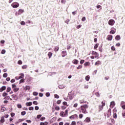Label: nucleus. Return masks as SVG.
Instances as JSON below:
<instances>
[{
    "label": "nucleus",
    "instance_id": "nucleus-47",
    "mask_svg": "<svg viewBox=\"0 0 125 125\" xmlns=\"http://www.w3.org/2000/svg\"><path fill=\"white\" fill-rule=\"evenodd\" d=\"M109 33H110V34H112L113 35H114V34H115V33H116V32L114 30H111Z\"/></svg>",
    "mask_w": 125,
    "mask_h": 125
},
{
    "label": "nucleus",
    "instance_id": "nucleus-60",
    "mask_svg": "<svg viewBox=\"0 0 125 125\" xmlns=\"http://www.w3.org/2000/svg\"><path fill=\"white\" fill-rule=\"evenodd\" d=\"M113 118H114V119L117 118V113H113Z\"/></svg>",
    "mask_w": 125,
    "mask_h": 125
},
{
    "label": "nucleus",
    "instance_id": "nucleus-20",
    "mask_svg": "<svg viewBox=\"0 0 125 125\" xmlns=\"http://www.w3.org/2000/svg\"><path fill=\"white\" fill-rule=\"evenodd\" d=\"M84 121L86 123H89V122H90V118L87 117Z\"/></svg>",
    "mask_w": 125,
    "mask_h": 125
},
{
    "label": "nucleus",
    "instance_id": "nucleus-13",
    "mask_svg": "<svg viewBox=\"0 0 125 125\" xmlns=\"http://www.w3.org/2000/svg\"><path fill=\"white\" fill-rule=\"evenodd\" d=\"M67 55V51H63L62 52V57H65Z\"/></svg>",
    "mask_w": 125,
    "mask_h": 125
},
{
    "label": "nucleus",
    "instance_id": "nucleus-42",
    "mask_svg": "<svg viewBox=\"0 0 125 125\" xmlns=\"http://www.w3.org/2000/svg\"><path fill=\"white\" fill-rule=\"evenodd\" d=\"M62 104H63V105H64V106H67V107H68V105L67 104V102H63V103H62Z\"/></svg>",
    "mask_w": 125,
    "mask_h": 125
},
{
    "label": "nucleus",
    "instance_id": "nucleus-8",
    "mask_svg": "<svg viewBox=\"0 0 125 125\" xmlns=\"http://www.w3.org/2000/svg\"><path fill=\"white\" fill-rule=\"evenodd\" d=\"M92 55H94L95 58H97L99 56V54H98V53L95 51H92Z\"/></svg>",
    "mask_w": 125,
    "mask_h": 125
},
{
    "label": "nucleus",
    "instance_id": "nucleus-16",
    "mask_svg": "<svg viewBox=\"0 0 125 125\" xmlns=\"http://www.w3.org/2000/svg\"><path fill=\"white\" fill-rule=\"evenodd\" d=\"M115 40L116 41H120V40H121V36L120 35H117L116 37H115Z\"/></svg>",
    "mask_w": 125,
    "mask_h": 125
},
{
    "label": "nucleus",
    "instance_id": "nucleus-36",
    "mask_svg": "<svg viewBox=\"0 0 125 125\" xmlns=\"http://www.w3.org/2000/svg\"><path fill=\"white\" fill-rule=\"evenodd\" d=\"M28 109L29 110V111H34V107L33 106L29 107Z\"/></svg>",
    "mask_w": 125,
    "mask_h": 125
},
{
    "label": "nucleus",
    "instance_id": "nucleus-64",
    "mask_svg": "<svg viewBox=\"0 0 125 125\" xmlns=\"http://www.w3.org/2000/svg\"><path fill=\"white\" fill-rule=\"evenodd\" d=\"M122 115L123 118H125V110L124 111V113H122Z\"/></svg>",
    "mask_w": 125,
    "mask_h": 125
},
{
    "label": "nucleus",
    "instance_id": "nucleus-38",
    "mask_svg": "<svg viewBox=\"0 0 125 125\" xmlns=\"http://www.w3.org/2000/svg\"><path fill=\"white\" fill-rule=\"evenodd\" d=\"M77 125H83V122L82 121H78L77 122Z\"/></svg>",
    "mask_w": 125,
    "mask_h": 125
},
{
    "label": "nucleus",
    "instance_id": "nucleus-44",
    "mask_svg": "<svg viewBox=\"0 0 125 125\" xmlns=\"http://www.w3.org/2000/svg\"><path fill=\"white\" fill-rule=\"evenodd\" d=\"M7 93H6V92H4L3 94H2V96L3 97H5V96H6L7 95Z\"/></svg>",
    "mask_w": 125,
    "mask_h": 125
},
{
    "label": "nucleus",
    "instance_id": "nucleus-31",
    "mask_svg": "<svg viewBox=\"0 0 125 125\" xmlns=\"http://www.w3.org/2000/svg\"><path fill=\"white\" fill-rule=\"evenodd\" d=\"M10 99V97H9V96H7L5 98H4V99H5V100H9Z\"/></svg>",
    "mask_w": 125,
    "mask_h": 125
},
{
    "label": "nucleus",
    "instance_id": "nucleus-46",
    "mask_svg": "<svg viewBox=\"0 0 125 125\" xmlns=\"http://www.w3.org/2000/svg\"><path fill=\"white\" fill-rule=\"evenodd\" d=\"M3 78H7V73H4L3 75Z\"/></svg>",
    "mask_w": 125,
    "mask_h": 125
},
{
    "label": "nucleus",
    "instance_id": "nucleus-18",
    "mask_svg": "<svg viewBox=\"0 0 125 125\" xmlns=\"http://www.w3.org/2000/svg\"><path fill=\"white\" fill-rule=\"evenodd\" d=\"M33 105V104L32 103V102H29L28 103H26V106H32Z\"/></svg>",
    "mask_w": 125,
    "mask_h": 125
},
{
    "label": "nucleus",
    "instance_id": "nucleus-50",
    "mask_svg": "<svg viewBox=\"0 0 125 125\" xmlns=\"http://www.w3.org/2000/svg\"><path fill=\"white\" fill-rule=\"evenodd\" d=\"M113 113H117V108L116 107H115L114 108V109L113 110Z\"/></svg>",
    "mask_w": 125,
    "mask_h": 125
},
{
    "label": "nucleus",
    "instance_id": "nucleus-43",
    "mask_svg": "<svg viewBox=\"0 0 125 125\" xmlns=\"http://www.w3.org/2000/svg\"><path fill=\"white\" fill-rule=\"evenodd\" d=\"M5 52H6L5 50L3 49L1 51V54H4L5 53Z\"/></svg>",
    "mask_w": 125,
    "mask_h": 125
},
{
    "label": "nucleus",
    "instance_id": "nucleus-22",
    "mask_svg": "<svg viewBox=\"0 0 125 125\" xmlns=\"http://www.w3.org/2000/svg\"><path fill=\"white\" fill-rule=\"evenodd\" d=\"M85 79L87 82H88L90 79V76H89V75L86 76Z\"/></svg>",
    "mask_w": 125,
    "mask_h": 125
},
{
    "label": "nucleus",
    "instance_id": "nucleus-4",
    "mask_svg": "<svg viewBox=\"0 0 125 125\" xmlns=\"http://www.w3.org/2000/svg\"><path fill=\"white\" fill-rule=\"evenodd\" d=\"M74 94H75V92L73 91L68 93V98L70 100H72L74 98Z\"/></svg>",
    "mask_w": 125,
    "mask_h": 125
},
{
    "label": "nucleus",
    "instance_id": "nucleus-10",
    "mask_svg": "<svg viewBox=\"0 0 125 125\" xmlns=\"http://www.w3.org/2000/svg\"><path fill=\"white\" fill-rule=\"evenodd\" d=\"M115 105H116V104L115 103V102L114 101L111 102L110 104V108H111L112 109H113V108L115 107Z\"/></svg>",
    "mask_w": 125,
    "mask_h": 125
},
{
    "label": "nucleus",
    "instance_id": "nucleus-26",
    "mask_svg": "<svg viewBox=\"0 0 125 125\" xmlns=\"http://www.w3.org/2000/svg\"><path fill=\"white\" fill-rule=\"evenodd\" d=\"M31 87H30V86H26L25 87H24V89L25 90H29V89H30Z\"/></svg>",
    "mask_w": 125,
    "mask_h": 125
},
{
    "label": "nucleus",
    "instance_id": "nucleus-32",
    "mask_svg": "<svg viewBox=\"0 0 125 125\" xmlns=\"http://www.w3.org/2000/svg\"><path fill=\"white\" fill-rule=\"evenodd\" d=\"M58 50H59V47H56L54 49V51H55V52H57V51H58Z\"/></svg>",
    "mask_w": 125,
    "mask_h": 125
},
{
    "label": "nucleus",
    "instance_id": "nucleus-21",
    "mask_svg": "<svg viewBox=\"0 0 125 125\" xmlns=\"http://www.w3.org/2000/svg\"><path fill=\"white\" fill-rule=\"evenodd\" d=\"M52 53L51 52H49L48 53V56L49 57V59H50V58H51V57L52 56Z\"/></svg>",
    "mask_w": 125,
    "mask_h": 125
},
{
    "label": "nucleus",
    "instance_id": "nucleus-6",
    "mask_svg": "<svg viewBox=\"0 0 125 125\" xmlns=\"http://www.w3.org/2000/svg\"><path fill=\"white\" fill-rule=\"evenodd\" d=\"M69 119H70V120L78 119V115L74 114V115H71V116L69 117Z\"/></svg>",
    "mask_w": 125,
    "mask_h": 125
},
{
    "label": "nucleus",
    "instance_id": "nucleus-48",
    "mask_svg": "<svg viewBox=\"0 0 125 125\" xmlns=\"http://www.w3.org/2000/svg\"><path fill=\"white\" fill-rule=\"evenodd\" d=\"M83 68V65H79L78 67H77V70H80V69H82Z\"/></svg>",
    "mask_w": 125,
    "mask_h": 125
},
{
    "label": "nucleus",
    "instance_id": "nucleus-39",
    "mask_svg": "<svg viewBox=\"0 0 125 125\" xmlns=\"http://www.w3.org/2000/svg\"><path fill=\"white\" fill-rule=\"evenodd\" d=\"M16 86H16V84H15V83H13L12 85V88H13V89L16 88Z\"/></svg>",
    "mask_w": 125,
    "mask_h": 125
},
{
    "label": "nucleus",
    "instance_id": "nucleus-62",
    "mask_svg": "<svg viewBox=\"0 0 125 125\" xmlns=\"http://www.w3.org/2000/svg\"><path fill=\"white\" fill-rule=\"evenodd\" d=\"M25 21H21V25H25Z\"/></svg>",
    "mask_w": 125,
    "mask_h": 125
},
{
    "label": "nucleus",
    "instance_id": "nucleus-11",
    "mask_svg": "<svg viewBox=\"0 0 125 125\" xmlns=\"http://www.w3.org/2000/svg\"><path fill=\"white\" fill-rule=\"evenodd\" d=\"M111 113H112V110L111 109V108H109V109L107 111V118H109V117L111 116Z\"/></svg>",
    "mask_w": 125,
    "mask_h": 125
},
{
    "label": "nucleus",
    "instance_id": "nucleus-15",
    "mask_svg": "<svg viewBox=\"0 0 125 125\" xmlns=\"http://www.w3.org/2000/svg\"><path fill=\"white\" fill-rule=\"evenodd\" d=\"M23 12H24V10L22 9H20L19 10L18 15H20V14H21V13H23Z\"/></svg>",
    "mask_w": 125,
    "mask_h": 125
},
{
    "label": "nucleus",
    "instance_id": "nucleus-27",
    "mask_svg": "<svg viewBox=\"0 0 125 125\" xmlns=\"http://www.w3.org/2000/svg\"><path fill=\"white\" fill-rule=\"evenodd\" d=\"M18 90H19V88L16 87L13 89V91H14V92H17Z\"/></svg>",
    "mask_w": 125,
    "mask_h": 125
},
{
    "label": "nucleus",
    "instance_id": "nucleus-61",
    "mask_svg": "<svg viewBox=\"0 0 125 125\" xmlns=\"http://www.w3.org/2000/svg\"><path fill=\"white\" fill-rule=\"evenodd\" d=\"M76 28L77 29H80V28H82V25H77Z\"/></svg>",
    "mask_w": 125,
    "mask_h": 125
},
{
    "label": "nucleus",
    "instance_id": "nucleus-9",
    "mask_svg": "<svg viewBox=\"0 0 125 125\" xmlns=\"http://www.w3.org/2000/svg\"><path fill=\"white\" fill-rule=\"evenodd\" d=\"M107 41H111L113 40V36L112 35H108L106 37Z\"/></svg>",
    "mask_w": 125,
    "mask_h": 125
},
{
    "label": "nucleus",
    "instance_id": "nucleus-59",
    "mask_svg": "<svg viewBox=\"0 0 125 125\" xmlns=\"http://www.w3.org/2000/svg\"><path fill=\"white\" fill-rule=\"evenodd\" d=\"M73 107H74V108H77V107H78V103L75 104H74V105H73Z\"/></svg>",
    "mask_w": 125,
    "mask_h": 125
},
{
    "label": "nucleus",
    "instance_id": "nucleus-41",
    "mask_svg": "<svg viewBox=\"0 0 125 125\" xmlns=\"http://www.w3.org/2000/svg\"><path fill=\"white\" fill-rule=\"evenodd\" d=\"M17 107L19 108V109H21V108H22V105L20 104H18Z\"/></svg>",
    "mask_w": 125,
    "mask_h": 125
},
{
    "label": "nucleus",
    "instance_id": "nucleus-24",
    "mask_svg": "<svg viewBox=\"0 0 125 125\" xmlns=\"http://www.w3.org/2000/svg\"><path fill=\"white\" fill-rule=\"evenodd\" d=\"M100 64H101V62H100V61H98L95 63V65L96 66L97 65H100Z\"/></svg>",
    "mask_w": 125,
    "mask_h": 125
},
{
    "label": "nucleus",
    "instance_id": "nucleus-35",
    "mask_svg": "<svg viewBox=\"0 0 125 125\" xmlns=\"http://www.w3.org/2000/svg\"><path fill=\"white\" fill-rule=\"evenodd\" d=\"M22 63H23V62H22V61H21V60H19L18 62V64H19V65H22Z\"/></svg>",
    "mask_w": 125,
    "mask_h": 125
},
{
    "label": "nucleus",
    "instance_id": "nucleus-34",
    "mask_svg": "<svg viewBox=\"0 0 125 125\" xmlns=\"http://www.w3.org/2000/svg\"><path fill=\"white\" fill-rule=\"evenodd\" d=\"M89 64H90V63H89V62H85L84 63V66H89Z\"/></svg>",
    "mask_w": 125,
    "mask_h": 125
},
{
    "label": "nucleus",
    "instance_id": "nucleus-1",
    "mask_svg": "<svg viewBox=\"0 0 125 125\" xmlns=\"http://www.w3.org/2000/svg\"><path fill=\"white\" fill-rule=\"evenodd\" d=\"M86 109H88V105L83 104L80 106V112H82L83 114H87V111Z\"/></svg>",
    "mask_w": 125,
    "mask_h": 125
},
{
    "label": "nucleus",
    "instance_id": "nucleus-55",
    "mask_svg": "<svg viewBox=\"0 0 125 125\" xmlns=\"http://www.w3.org/2000/svg\"><path fill=\"white\" fill-rule=\"evenodd\" d=\"M1 110L2 112H4L6 110V108H5V107H2Z\"/></svg>",
    "mask_w": 125,
    "mask_h": 125
},
{
    "label": "nucleus",
    "instance_id": "nucleus-45",
    "mask_svg": "<svg viewBox=\"0 0 125 125\" xmlns=\"http://www.w3.org/2000/svg\"><path fill=\"white\" fill-rule=\"evenodd\" d=\"M85 20H86V19L85 18V17H84L82 18V21H83V22H84V21H85Z\"/></svg>",
    "mask_w": 125,
    "mask_h": 125
},
{
    "label": "nucleus",
    "instance_id": "nucleus-33",
    "mask_svg": "<svg viewBox=\"0 0 125 125\" xmlns=\"http://www.w3.org/2000/svg\"><path fill=\"white\" fill-rule=\"evenodd\" d=\"M55 109L56 110V111H59V110H60V107H59V106H57L55 107Z\"/></svg>",
    "mask_w": 125,
    "mask_h": 125
},
{
    "label": "nucleus",
    "instance_id": "nucleus-40",
    "mask_svg": "<svg viewBox=\"0 0 125 125\" xmlns=\"http://www.w3.org/2000/svg\"><path fill=\"white\" fill-rule=\"evenodd\" d=\"M21 116H25L26 115V111H22L21 112Z\"/></svg>",
    "mask_w": 125,
    "mask_h": 125
},
{
    "label": "nucleus",
    "instance_id": "nucleus-5",
    "mask_svg": "<svg viewBox=\"0 0 125 125\" xmlns=\"http://www.w3.org/2000/svg\"><path fill=\"white\" fill-rule=\"evenodd\" d=\"M11 6L13 8H17V7H19V4L18 2H15L11 4Z\"/></svg>",
    "mask_w": 125,
    "mask_h": 125
},
{
    "label": "nucleus",
    "instance_id": "nucleus-57",
    "mask_svg": "<svg viewBox=\"0 0 125 125\" xmlns=\"http://www.w3.org/2000/svg\"><path fill=\"white\" fill-rule=\"evenodd\" d=\"M83 63H84V60H82L81 61H80V64H83Z\"/></svg>",
    "mask_w": 125,
    "mask_h": 125
},
{
    "label": "nucleus",
    "instance_id": "nucleus-54",
    "mask_svg": "<svg viewBox=\"0 0 125 125\" xmlns=\"http://www.w3.org/2000/svg\"><path fill=\"white\" fill-rule=\"evenodd\" d=\"M54 97H55V98H57V99H58V98H59V96L57 94H55Z\"/></svg>",
    "mask_w": 125,
    "mask_h": 125
},
{
    "label": "nucleus",
    "instance_id": "nucleus-28",
    "mask_svg": "<svg viewBox=\"0 0 125 125\" xmlns=\"http://www.w3.org/2000/svg\"><path fill=\"white\" fill-rule=\"evenodd\" d=\"M125 102L124 101H122L120 104L121 107H122L123 106H125Z\"/></svg>",
    "mask_w": 125,
    "mask_h": 125
},
{
    "label": "nucleus",
    "instance_id": "nucleus-30",
    "mask_svg": "<svg viewBox=\"0 0 125 125\" xmlns=\"http://www.w3.org/2000/svg\"><path fill=\"white\" fill-rule=\"evenodd\" d=\"M99 45V43H96L95 46H94V49H96V48H97V47H98Z\"/></svg>",
    "mask_w": 125,
    "mask_h": 125
},
{
    "label": "nucleus",
    "instance_id": "nucleus-58",
    "mask_svg": "<svg viewBox=\"0 0 125 125\" xmlns=\"http://www.w3.org/2000/svg\"><path fill=\"white\" fill-rule=\"evenodd\" d=\"M61 108L62 109V110H65V109H66V106H64V105H62L61 106Z\"/></svg>",
    "mask_w": 125,
    "mask_h": 125
},
{
    "label": "nucleus",
    "instance_id": "nucleus-2",
    "mask_svg": "<svg viewBox=\"0 0 125 125\" xmlns=\"http://www.w3.org/2000/svg\"><path fill=\"white\" fill-rule=\"evenodd\" d=\"M60 116H61V117H67V116H68V109H66L65 110L64 113L63 111H61L60 114Z\"/></svg>",
    "mask_w": 125,
    "mask_h": 125
},
{
    "label": "nucleus",
    "instance_id": "nucleus-63",
    "mask_svg": "<svg viewBox=\"0 0 125 125\" xmlns=\"http://www.w3.org/2000/svg\"><path fill=\"white\" fill-rule=\"evenodd\" d=\"M22 69H27V65H23L22 66Z\"/></svg>",
    "mask_w": 125,
    "mask_h": 125
},
{
    "label": "nucleus",
    "instance_id": "nucleus-19",
    "mask_svg": "<svg viewBox=\"0 0 125 125\" xmlns=\"http://www.w3.org/2000/svg\"><path fill=\"white\" fill-rule=\"evenodd\" d=\"M11 96L13 98H14V99H18V97H17V95L13 94Z\"/></svg>",
    "mask_w": 125,
    "mask_h": 125
},
{
    "label": "nucleus",
    "instance_id": "nucleus-52",
    "mask_svg": "<svg viewBox=\"0 0 125 125\" xmlns=\"http://www.w3.org/2000/svg\"><path fill=\"white\" fill-rule=\"evenodd\" d=\"M95 94L97 97H100V94H99V93L96 92Z\"/></svg>",
    "mask_w": 125,
    "mask_h": 125
},
{
    "label": "nucleus",
    "instance_id": "nucleus-49",
    "mask_svg": "<svg viewBox=\"0 0 125 125\" xmlns=\"http://www.w3.org/2000/svg\"><path fill=\"white\" fill-rule=\"evenodd\" d=\"M33 95H34V96H37L38 95V93L37 92H34L33 93Z\"/></svg>",
    "mask_w": 125,
    "mask_h": 125
},
{
    "label": "nucleus",
    "instance_id": "nucleus-14",
    "mask_svg": "<svg viewBox=\"0 0 125 125\" xmlns=\"http://www.w3.org/2000/svg\"><path fill=\"white\" fill-rule=\"evenodd\" d=\"M6 89V86H2L0 88V92H2L3 90H5Z\"/></svg>",
    "mask_w": 125,
    "mask_h": 125
},
{
    "label": "nucleus",
    "instance_id": "nucleus-56",
    "mask_svg": "<svg viewBox=\"0 0 125 125\" xmlns=\"http://www.w3.org/2000/svg\"><path fill=\"white\" fill-rule=\"evenodd\" d=\"M37 119H41V118H42V114L37 115Z\"/></svg>",
    "mask_w": 125,
    "mask_h": 125
},
{
    "label": "nucleus",
    "instance_id": "nucleus-17",
    "mask_svg": "<svg viewBox=\"0 0 125 125\" xmlns=\"http://www.w3.org/2000/svg\"><path fill=\"white\" fill-rule=\"evenodd\" d=\"M48 125V123L47 122H41L40 124V125Z\"/></svg>",
    "mask_w": 125,
    "mask_h": 125
},
{
    "label": "nucleus",
    "instance_id": "nucleus-29",
    "mask_svg": "<svg viewBox=\"0 0 125 125\" xmlns=\"http://www.w3.org/2000/svg\"><path fill=\"white\" fill-rule=\"evenodd\" d=\"M11 90V88L10 87H8L7 88V90H6L7 92H10Z\"/></svg>",
    "mask_w": 125,
    "mask_h": 125
},
{
    "label": "nucleus",
    "instance_id": "nucleus-7",
    "mask_svg": "<svg viewBox=\"0 0 125 125\" xmlns=\"http://www.w3.org/2000/svg\"><path fill=\"white\" fill-rule=\"evenodd\" d=\"M108 24L110 26H113L114 24H115V21L114 20H110L108 21Z\"/></svg>",
    "mask_w": 125,
    "mask_h": 125
},
{
    "label": "nucleus",
    "instance_id": "nucleus-51",
    "mask_svg": "<svg viewBox=\"0 0 125 125\" xmlns=\"http://www.w3.org/2000/svg\"><path fill=\"white\" fill-rule=\"evenodd\" d=\"M70 48H72V45H67V50L70 49Z\"/></svg>",
    "mask_w": 125,
    "mask_h": 125
},
{
    "label": "nucleus",
    "instance_id": "nucleus-12",
    "mask_svg": "<svg viewBox=\"0 0 125 125\" xmlns=\"http://www.w3.org/2000/svg\"><path fill=\"white\" fill-rule=\"evenodd\" d=\"M72 63L75 65H78L79 64V61L77 59H74L72 61Z\"/></svg>",
    "mask_w": 125,
    "mask_h": 125
},
{
    "label": "nucleus",
    "instance_id": "nucleus-25",
    "mask_svg": "<svg viewBox=\"0 0 125 125\" xmlns=\"http://www.w3.org/2000/svg\"><path fill=\"white\" fill-rule=\"evenodd\" d=\"M0 122V123H4V122H5V120H4V117H2L1 118Z\"/></svg>",
    "mask_w": 125,
    "mask_h": 125
},
{
    "label": "nucleus",
    "instance_id": "nucleus-3",
    "mask_svg": "<svg viewBox=\"0 0 125 125\" xmlns=\"http://www.w3.org/2000/svg\"><path fill=\"white\" fill-rule=\"evenodd\" d=\"M106 105L105 102H102V105L99 106V112L103 110V107Z\"/></svg>",
    "mask_w": 125,
    "mask_h": 125
},
{
    "label": "nucleus",
    "instance_id": "nucleus-53",
    "mask_svg": "<svg viewBox=\"0 0 125 125\" xmlns=\"http://www.w3.org/2000/svg\"><path fill=\"white\" fill-rule=\"evenodd\" d=\"M33 104H34V105H38V102L35 101L33 102Z\"/></svg>",
    "mask_w": 125,
    "mask_h": 125
},
{
    "label": "nucleus",
    "instance_id": "nucleus-23",
    "mask_svg": "<svg viewBox=\"0 0 125 125\" xmlns=\"http://www.w3.org/2000/svg\"><path fill=\"white\" fill-rule=\"evenodd\" d=\"M20 75V76L19 77V79H23V78H24V74L21 73Z\"/></svg>",
    "mask_w": 125,
    "mask_h": 125
},
{
    "label": "nucleus",
    "instance_id": "nucleus-37",
    "mask_svg": "<svg viewBox=\"0 0 125 125\" xmlns=\"http://www.w3.org/2000/svg\"><path fill=\"white\" fill-rule=\"evenodd\" d=\"M111 49L113 51H115V50H116V48H115V47L114 46H112L111 47Z\"/></svg>",
    "mask_w": 125,
    "mask_h": 125
}]
</instances>
